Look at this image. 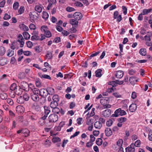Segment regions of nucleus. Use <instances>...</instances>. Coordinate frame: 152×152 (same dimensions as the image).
<instances>
[{
    "label": "nucleus",
    "mask_w": 152,
    "mask_h": 152,
    "mask_svg": "<svg viewBox=\"0 0 152 152\" xmlns=\"http://www.w3.org/2000/svg\"><path fill=\"white\" fill-rule=\"evenodd\" d=\"M29 15L32 22L37 20L39 16L38 14L35 11L30 12Z\"/></svg>",
    "instance_id": "1"
},
{
    "label": "nucleus",
    "mask_w": 152,
    "mask_h": 152,
    "mask_svg": "<svg viewBox=\"0 0 152 152\" xmlns=\"http://www.w3.org/2000/svg\"><path fill=\"white\" fill-rule=\"evenodd\" d=\"M58 119V115L55 114H51L49 117V122L50 123H55Z\"/></svg>",
    "instance_id": "2"
},
{
    "label": "nucleus",
    "mask_w": 152,
    "mask_h": 152,
    "mask_svg": "<svg viewBox=\"0 0 152 152\" xmlns=\"http://www.w3.org/2000/svg\"><path fill=\"white\" fill-rule=\"evenodd\" d=\"M20 85L22 89L26 91H29V86L28 84L25 81H23L20 83Z\"/></svg>",
    "instance_id": "3"
},
{
    "label": "nucleus",
    "mask_w": 152,
    "mask_h": 152,
    "mask_svg": "<svg viewBox=\"0 0 152 152\" xmlns=\"http://www.w3.org/2000/svg\"><path fill=\"white\" fill-rule=\"evenodd\" d=\"M39 95L42 97L46 98L48 95L46 89L42 88L39 90Z\"/></svg>",
    "instance_id": "4"
},
{
    "label": "nucleus",
    "mask_w": 152,
    "mask_h": 152,
    "mask_svg": "<svg viewBox=\"0 0 152 152\" xmlns=\"http://www.w3.org/2000/svg\"><path fill=\"white\" fill-rule=\"evenodd\" d=\"M44 108V115L41 118V119L43 120L46 119V118L48 117V115L50 112V110L49 109V108L46 106H45Z\"/></svg>",
    "instance_id": "5"
},
{
    "label": "nucleus",
    "mask_w": 152,
    "mask_h": 152,
    "mask_svg": "<svg viewBox=\"0 0 152 152\" xmlns=\"http://www.w3.org/2000/svg\"><path fill=\"white\" fill-rule=\"evenodd\" d=\"M32 109L36 111L40 112L41 111V107L40 105L37 103H33L31 106Z\"/></svg>",
    "instance_id": "6"
},
{
    "label": "nucleus",
    "mask_w": 152,
    "mask_h": 152,
    "mask_svg": "<svg viewBox=\"0 0 152 152\" xmlns=\"http://www.w3.org/2000/svg\"><path fill=\"white\" fill-rule=\"evenodd\" d=\"M111 111L110 109H106L102 112V115L104 117L108 118L111 115Z\"/></svg>",
    "instance_id": "7"
},
{
    "label": "nucleus",
    "mask_w": 152,
    "mask_h": 152,
    "mask_svg": "<svg viewBox=\"0 0 152 152\" xmlns=\"http://www.w3.org/2000/svg\"><path fill=\"white\" fill-rule=\"evenodd\" d=\"M73 16L75 20H80L82 18V14L79 12H76L73 15Z\"/></svg>",
    "instance_id": "8"
},
{
    "label": "nucleus",
    "mask_w": 152,
    "mask_h": 152,
    "mask_svg": "<svg viewBox=\"0 0 152 152\" xmlns=\"http://www.w3.org/2000/svg\"><path fill=\"white\" fill-rule=\"evenodd\" d=\"M28 115H29V118L33 121H35L37 120L38 118L37 115L33 113L30 112H28Z\"/></svg>",
    "instance_id": "9"
},
{
    "label": "nucleus",
    "mask_w": 152,
    "mask_h": 152,
    "mask_svg": "<svg viewBox=\"0 0 152 152\" xmlns=\"http://www.w3.org/2000/svg\"><path fill=\"white\" fill-rule=\"evenodd\" d=\"M125 150L126 152H135L133 143L131 144L130 146L126 148Z\"/></svg>",
    "instance_id": "10"
},
{
    "label": "nucleus",
    "mask_w": 152,
    "mask_h": 152,
    "mask_svg": "<svg viewBox=\"0 0 152 152\" xmlns=\"http://www.w3.org/2000/svg\"><path fill=\"white\" fill-rule=\"evenodd\" d=\"M38 94H36L35 93L31 94V97L34 101L37 102L39 101V98Z\"/></svg>",
    "instance_id": "11"
},
{
    "label": "nucleus",
    "mask_w": 152,
    "mask_h": 152,
    "mask_svg": "<svg viewBox=\"0 0 152 152\" xmlns=\"http://www.w3.org/2000/svg\"><path fill=\"white\" fill-rule=\"evenodd\" d=\"M124 75V72L123 71L119 70L117 72L115 76L117 78L121 79L123 76Z\"/></svg>",
    "instance_id": "12"
},
{
    "label": "nucleus",
    "mask_w": 152,
    "mask_h": 152,
    "mask_svg": "<svg viewBox=\"0 0 152 152\" xmlns=\"http://www.w3.org/2000/svg\"><path fill=\"white\" fill-rule=\"evenodd\" d=\"M137 108V106L135 104H132L129 107V111L131 112H135Z\"/></svg>",
    "instance_id": "13"
},
{
    "label": "nucleus",
    "mask_w": 152,
    "mask_h": 152,
    "mask_svg": "<svg viewBox=\"0 0 152 152\" xmlns=\"http://www.w3.org/2000/svg\"><path fill=\"white\" fill-rule=\"evenodd\" d=\"M105 133L107 137L110 136L112 134V132L109 128H106L105 130Z\"/></svg>",
    "instance_id": "14"
},
{
    "label": "nucleus",
    "mask_w": 152,
    "mask_h": 152,
    "mask_svg": "<svg viewBox=\"0 0 152 152\" xmlns=\"http://www.w3.org/2000/svg\"><path fill=\"white\" fill-rule=\"evenodd\" d=\"M16 110L18 113H22L24 111V108L21 106L18 105L16 107Z\"/></svg>",
    "instance_id": "15"
},
{
    "label": "nucleus",
    "mask_w": 152,
    "mask_h": 152,
    "mask_svg": "<svg viewBox=\"0 0 152 152\" xmlns=\"http://www.w3.org/2000/svg\"><path fill=\"white\" fill-rule=\"evenodd\" d=\"M121 108H119L116 110L114 112V113L111 115L112 117H117L120 115V112Z\"/></svg>",
    "instance_id": "16"
},
{
    "label": "nucleus",
    "mask_w": 152,
    "mask_h": 152,
    "mask_svg": "<svg viewBox=\"0 0 152 152\" xmlns=\"http://www.w3.org/2000/svg\"><path fill=\"white\" fill-rule=\"evenodd\" d=\"M19 27L20 29L24 31H28L29 29L28 27L23 24H20Z\"/></svg>",
    "instance_id": "17"
},
{
    "label": "nucleus",
    "mask_w": 152,
    "mask_h": 152,
    "mask_svg": "<svg viewBox=\"0 0 152 152\" xmlns=\"http://www.w3.org/2000/svg\"><path fill=\"white\" fill-rule=\"evenodd\" d=\"M69 23L72 26H77L78 23L77 20H75V19H71L69 21Z\"/></svg>",
    "instance_id": "18"
},
{
    "label": "nucleus",
    "mask_w": 152,
    "mask_h": 152,
    "mask_svg": "<svg viewBox=\"0 0 152 152\" xmlns=\"http://www.w3.org/2000/svg\"><path fill=\"white\" fill-rule=\"evenodd\" d=\"M152 36L151 32H148V34L144 37L146 41L150 42L151 39L150 37Z\"/></svg>",
    "instance_id": "19"
},
{
    "label": "nucleus",
    "mask_w": 152,
    "mask_h": 152,
    "mask_svg": "<svg viewBox=\"0 0 152 152\" xmlns=\"http://www.w3.org/2000/svg\"><path fill=\"white\" fill-rule=\"evenodd\" d=\"M23 89L19 86H18L17 89H16L15 92H16V94L17 95H20L22 94L23 91Z\"/></svg>",
    "instance_id": "20"
},
{
    "label": "nucleus",
    "mask_w": 152,
    "mask_h": 152,
    "mask_svg": "<svg viewBox=\"0 0 152 152\" xmlns=\"http://www.w3.org/2000/svg\"><path fill=\"white\" fill-rule=\"evenodd\" d=\"M52 53L50 51H48L47 52L46 55H45V58L48 59H51L53 58Z\"/></svg>",
    "instance_id": "21"
},
{
    "label": "nucleus",
    "mask_w": 152,
    "mask_h": 152,
    "mask_svg": "<svg viewBox=\"0 0 152 152\" xmlns=\"http://www.w3.org/2000/svg\"><path fill=\"white\" fill-rule=\"evenodd\" d=\"M115 121L114 119L111 118L108 120L106 123V125L108 127L111 126L113 124V122Z\"/></svg>",
    "instance_id": "22"
},
{
    "label": "nucleus",
    "mask_w": 152,
    "mask_h": 152,
    "mask_svg": "<svg viewBox=\"0 0 152 152\" xmlns=\"http://www.w3.org/2000/svg\"><path fill=\"white\" fill-rule=\"evenodd\" d=\"M6 50L5 47L1 46L0 47V56H3L5 53Z\"/></svg>",
    "instance_id": "23"
},
{
    "label": "nucleus",
    "mask_w": 152,
    "mask_h": 152,
    "mask_svg": "<svg viewBox=\"0 0 152 152\" xmlns=\"http://www.w3.org/2000/svg\"><path fill=\"white\" fill-rule=\"evenodd\" d=\"M18 86H17L15 83H13L12 84L10 88V91H16V89H17Z\"/></svg>",
    "instance_id": "24"
},
{
    "label": "nucleus",
    "mask_w": 152,
    "mask_h": 152,
    "mask_svg": "<svg viewBox=\"0 0 152 152\" xmlns=\"http://www.w3.org/2000/svg\"><path fill=\"white\" fill-rule=\"evenodd\" d=\"M152 11V9L150 8L149 9H144L143 10L142 13L143 15H147L148 13L151 12Z\"/></svg>",
    "instance_id": "25"
},
{
    "label": "nucleus",
    "mask_w": 152,
    "mask_h": 152,
    "mask_svg": "<svg viewBox=\"0 0 152 152\" xmlns=\"http://www.w3.org/2000/svg\"><path fill=\"white\" fill-rule=\"evenodd\" d=\"M46 89L48 93V94L52 95L54 92V90L52 88L48 87Z\"/></svg>",
    "instance_id": "26"
},
{
    "label": "nucleus",
    "mask_w": 152,
    "mask_h": 152,
    "mask_svg": "<svg viewBox=\"0 0 152 152\" xmlns=\"http://www.w3.org/2000/svg\"><path fill=\"white\" fill-rule=\"evenodd\" d=\"M102 71V70L100 69H98L97 70H96L95 72L96 76V77H101L102 75L101 74Z\"/></svg>",
    "instance_id": "27"
},
{
    "label": "nucleus",
    "mask_w": 152,
    "mask_h": 152,
    "mask_svg": "<svg viewBox=\"0 0 152 152\" xmlns=\"http://www.w3.org/2000/svg\"><path fill=\"white\" fill-rule=\"evenodd\" d=\"M7 60L5 58H3L0 60V65L1 66H4L7 64Z\"/></svg>",
    "instance_id": "28"
},
{
    "label": "nucleus",
    "mask_w": 152,
    "mask_h": 152,
    "mask_svg": "<svg viewBox=\"0 0 152 152\" xmlns=\"http://www.w3.org/2000/svg\"><path fill=\"white\" fill-rule=\"evenodd\" d=\"M94 126L96 128L99 129L101 127L102 124L99 121H96L95 123Z\"/></svg>",
    "instance_id": "29"
},
{
    "label": "nucleus",
    "mask_w": 152,
    "mask_h": 152,
    "mask_svg": "<svg viewBox=\"0 0 152 152\" xmlns=\"http://www.w3.org/2000/svg\"><path fill=\"white\" fill-rule=\"evenodd\" d=\"M58 105V102L53 101L51 102L50 104V106L52 108L57 107Z\"/></svg>",
    "instance_id": "30"
},
{
    "label": "nucleus",
    "mask_w": 152,
    "mask_h": 152,
    "mask_svg": "<svg viewBox=\"0 0 152 152\" xmlns=\"http://www.w3.org/2000/svg\"><path fill=\"white\" fill-rule=\"evenodd\" d=\"M35 10L36 11H37L39 13H40L42 11V8L40 6L37 5L35 6Z\"/></svg>",
    "instance_id": "31"
},
{
    "label": "nucleus",
    "mask_w": 152,
    "mask_h": 152,
    "mask_svg": "<svg viewBox=\"0 0 152 152\" xmlns=\"http://www.w3.org/2000/svg\"><path fill=\"white\" fill-rule=\"evenodd\" d=\"M140 54L142 56H145L146 53V50L145 48L141 49L139 51Z\"/></svg>",
    "instance_id": "32"
},
{
    "label": "nucleus",
    "mask_w": 152,
    "mask_h": 152,
    "mask_svg": "<svg viewBox=\"0 0 152 152\" xmlns=\"http://www.w3.org/2000/svg\"><path fill=\"white\" fill-rule=\"evenodd\" d=\"M30 133V131L27 129L23 130V133L24 134V135L26 137L29 136V135Z\"/></svg>",
    "instance_id": "33"
},
{
    "label": "nucleus",
    "mask_w": 152,
    "mask_h": 152,
    "mask_svg": "<svg viewBox=\"0 0 152 152\" xmlns=\"http://www.w3.org/2000/svg\"><path fill=\"white\" fill-rule=\"evenodd\" d=\"M113 84L115 85L116 84L121 85L124 83V81H120L118 80H115L114 81H112Z\"/></svg>",
    "instance_id": "34"
},
{
    "label": "nucleus",
    "mask_w": 152,
    "mask_h": 152,
    "mask_svg": "<svg viewBox=\"0 0 152 152\" xmlns=\"http://www.w3.org/2000/svg\"><path fill=\"white\" fill-rule=\"evenodd\" d=\"M0 97L2 99L5 100L7 98V95L6 93L3 92L0 94Z\"/></svg>",
    "instance_id": "35"
},
{
    "label": "nucleus",
    "mask_w": 152,
    "mask_h": 152,
    "mask_svg": "<svg viewBox=\"0 0 152 152\" xmlns=\"http://www.w3.org/2000/svg\"><path fill=\"white\" fill-rule=\"evenodd\" d=\"M7 56L9 57H11L14 54V51L13 50L9 49L7 51Z\"/></svg>",
    "instance_id": "36"
},
{
    "label": "nucleus",
    "mask_w": 152,
    "mask_h": 152,
    "mask_svg": "<svg viewBox=\"0 0 152 152\" xmlns=\"http://www.w3.org/2000/svg\"><path fill=\"white\" fill-rule=\"evenodd\" d=\"M49 15L48 13L45 12H43L42 13V17L43 18L46 20L48 18Z\"/></svg>",
    "instance_id": "37"
},
{
    "label": "nucleus",
    "mask_w": 152,
    "mask_h": 152,
    "mask_svg": "<svg viewBox=\"0 0 152 152\" xmlns=\"http://www.w3.org/2000/svg\"><path fill=\"white\" fill-rule=\"evenodd\" d=\"M24 6H21L18 11V12L19 15H21L24 12Z\"/></svg>",
    "instance_id": "38"
},
{
    "label": "nucleus",
    "mask_w": 152,
    "mask_h": 152,
    "mask_svg": "<svg viewBox=\"0 0 152 152\" xmlns=\"http://www.w3.org/2000/svg\"><path fill=\"white\" fill-rule=\"evenodd\" d=\"M23 34L25 39L27 40L30 38V35L28 32H24L23 33Z\"/></svg>",
    "instance_id": "39"
},
{
    "label": "nucleus",
    "mask_w": 152,
    "mask_h": 152,
    "mask_svg": "<svg viewBox=\"0 0 152 152\" xmlns=\"http://www.w3.org/2000/svg\"><path fill=\"white\" fill-rule=\"evenodd\" d=\"M52 99L53 101H56L58 102L59 100V96L57 94H55L54 95L52 98Z\"/></svg>",
    "instance_id": "40"
},
{
    "label": "nucleus",
    "mask_w": 152,
    "mask_h": 152,
    "mask_svg": "<svg viewBox=\"0 0 152 152\" xmlns=\"http://www.w3.org/2000/svg\"><path fill=\"white\" fill-rule=\"evenodd\" d=\"M61 139L58 137H54L52 139L53 142L54 143L59 142L61 141Z\"/></svg>",
    "instance_id": "41"
},
{
    "label": "nucleus",
    "mask_w": 152,
    "mask_h": 152,
    "mask_svg": "<svg viewBox=\"0 0 152 152\" xmlns=\"http://www.w3.org/2000/svg\"><path fill=\"white\" fill-rule=\"evenodd\" d=\"M19 6V3L18 2H15L13 5V8L14 10H17Z\"/></svg>",
    "instance_id": "42"
},
{
    "label": "nucleus",
    "mask_w": 152,
    "mask_h": 152,
    "mask_svg": "<svg viewBox=\"0 0 152 152\" xmlns=\"http://www.w3.org/2000/svg\"><path fill=\"white\" fill-rule=\"evenodd\" d=\"M15 91H10L9 94L11 97L14 98L15 97L16 94Z\"/></svg>",
    "instance_id": "43"
},
{
    "label": "nucleus",
    "mask_w": 152,
    "mask_h": 152,
    "mask_svg": "<svg viewBox=\"0 0 152 152\" xmlns=\"http://www.w3.org/2000/svg\"><path fill=\"white\" fill-rule=\"evenodd\" d=\"M17 102L20 104H22L24 102V101L23 100V99L22 96H20L17 98Z\"/></svg>",
    "instance_id": "44"
},
{
    "label": "nucleus",
    "mask_w": 152,
    "mask_h": 152,
    "mask_svg": "<svg viewBox=\"0 0 152 152\" xmlns=\"http://www.w3.org/2000/svg\"><path fill=\"white\" fill-rule=\"evenodd\" d=\"M23 98L25 100L27 101L29 99V96L26 93L24 94L23 95Z\"/></svg>",
    "instance_id": "45"
},
{
    "label": "nucleus",
    "mask_w": 152,
    "mask_h": 152,
    "mask_svg": "<svg viewBox=\"0 0 152 152\" xmlns=\"http://www.w3.org/2000/svg\"><path fill=\"white\" fill-rule=\"evenodd\" d=\"M107 99L104 98H103L100 99V103L102 105H103L104 104H107Z\"/></svg>",
    "instance_id": "46"
},
{
    "label": "nucleus",
    "mask_w": 152,
    "mask_h": 152,
    "mask_svg": "<svg viewBox=\"0 0 152 152\" xmlns=\"http://www.w3.org/2000/svg\"><path fill=\"white\" fill-rule=\"evenodd\" d=\"M52 111L53 113L58 114L60 112V109L57 107L53 108Z\"/></svg>",
    "instance_id": "47"
},
{
    "label": "nucleus",
    "mask_w": 152,
    "mask_h": 152,
    "mask_svg": "<svg viewBox=\"0 0 152 152\" xmlns=\"http://www.w3.org/2000/svg\"><path fill=\"white\" fill-rule=\"evenodd\" d=\"M74 4L75 6L77 7H82L83 6V4L78 1H75L74 3Z\"/></svg>",
    "instance_id": "48"
},
{
    "label": "nucleus",
    "mask_w": 152,
    "mask_h": 152,
    "mask_svg": "<svg viewBox=\"0 0 152 152\" xmlns=\"http://www.w3.org/2000/svg\"><path fill=\"white\" fill-rule=\"evenodd\" d=\"M31 40L32 41H34L35 40H39L40 38L37 35H35L31 37Z\"/></svg>",
    "instance_id": "49"
},
{
    "label": "nucleus",
    "mask_w": 152,
    "mask_h": 152,
    "mask_svg": "<svg viewBox=\"0 0 152 152\" xmlns=\"http://www.w3.org/2000/svg\"><path fill=\"white\" fill-rule=\"evenodd\" d=\"M126 120V118L125 117H121L118 119V121L121 123L125 122Z\"/></svg>",
    "instance_id": "50"
},
{
    "label": "nucleus",
    "mask_w": 152,
    "mask_h": 152,
    "mask_svg": "<svg viewBox=\"0 0 152 152\" xmlns=\"http://www.w3.org/2000/svg\"><path fill=\"white\" fill-rule=\"evenodd\" d=\"M41 30L42 32L45 33L48 30V28L47 26H42L41 28Z\"/></svg>",
    "instance_id": "51"
},
{
    "label": "nucleus",
    "mask_w": 152,
    "mask_h": 152,
    "mask_svg": "<svg viewBox=\"0 0 152 152\" xmlns=\"http://www.w3.org/2000/svg\"><path fill=\"white\" fill-rule=\"evenodd\" d=\"M102 140L101 138H98L96 140V143L98 145H100L102 144Z\"/></svg>",
    "instance_id": "52"
},
{
    "label": "nucleus",
    "mask_w": 152,
    "mask_h": 152,
    "mask_svg": "<svg viewBox=\"0 0 152 152\" xmlns=\"http://www.w3.org/2000/svg\"><path fill=\"white\" fill-rule=\"evenodd\" d=\"M44 34L45 35L46 37L47 38L50 37L52 36V34L50 31L48 30Z\"/></svg>",
    "instance_id": "53"
},
{
    "label": "nucleus",
    "mask_w": 152,
    "mask_h": 152,
    "mask_svg": "<svg viewBox=\"0 0 152 152\" xmlns=\"http://www.w3.org/2000/svg\"><path fill=\"white\" fill-rule=\"evenodd\" d=\"M24 39L23 38H22L20 39V40H19L18 42H20V47L22 48L24 44V42L23 41Z\"/></svg>",
    "instance_id": "54"
},
{
    "label": "nucleus",
    "mask_w": 152,
    "mask_h": 152,
    "mask_svg": "<svg viewBox=\"0 0 152 152\" xmlns=\"http://www.w3.org/2000/svg\"><path fill=\"white\" fill-rule=\"evenodd\" d=\"M7 102L8 104L11 105H12L14 103L13 100L10 98L7 99Z\"/></svg>",
    "instance_id": "55"
},
{
    "label": "nucleus",
    "mask_w": 152,
    "mask_h": 152,
    "mask_svg": "<svg viewBox=\"0 0 152 152\" xmlns=\"http://www.w3.org/2000/svg\"><path fill=\"white\" fill-rule=\"evenodd\" d=\"M123 143V140L122 139H120L117 142V145L119 147H121Z\"/></svg>",
    "instance_id": "56"
},
{
    "label": "nucleus",
    "mask_w": 152,
    "mask_h": 152,
    "mask_svg": "<svg viewBox=\"0 0 152 152\" xmlns=\"http://www.w3.org/2000/svg\"><path fill=\"white\" fill-rule=\"evenodd\" d=\"M66 10L67 11L69 12L74 11L75 10V9L74 8L69 7H67Z\"/></svg>",
    "instance_id": "57"
},
{
    "label": "nucleus",
    "mask_w": 152,
    "mask_h": 152,
    "mask_svg": "<svg viewBox=\"0 0 152 152\" xmlns=\"http://www.w3.org/2000/svg\"><path fill=\"white\" fill-rule=\"evenodd\" d=\"M35 51L37 53H39L42 51V49L39 46H36L34 48Z\"/></svg>",
    "instance_id": "58"
},
{
    "label": "nucleus",
    "mask_w": 152,
    "mask_h": 152,
    "mask_svg": "<svg viewBox=\"0 0 152 152\" xmlns=\"http://www.w3.org/2000/svg\"><path fill=\"white\" fill-rule=\"evenodd\" d=\"M94 119H90L88 120L86 122V124L88 125H93V123Z\"/></svg>",
    "instance_id": "59"
},
{
    "label": "nucleus",
    "mask_w": 152,
    "mask_h": 152,
    "mask_svg": "<svg viewBox=\"0 0 152 152\" xmlns=\"http://www.w3.org/2000/svg\"><path fill=\"white\" fill-rule=\"evenodd\" d=\"M140 141L139 140H138L135 142L134 146L137 147H140Z\"/></svg>",
    "instance_id": "60"
},
{
    "label": "nucleus",
    "mask_w": 152,
    "mask_h": 152,
    "mask_svg": "<svg viewBox=\"0 0 152 152\" xmlns=\"http://www.w3.org/2000/svg\"><path fill=\"white\" fill-rule=\"evenodd\" d=\"M39 90L37 88H34L32 90L33 91L32 93H36L38 94L39 93Z\"/></svg>",
    "instance_id": "61"
},
{
    "label": "nucleus",
    "mask_w": 152,
    "mask_h": 152,
    "mask_svg": "<svg viewBox=\"0 0 152 152\" xmlns=\"http://www.w3.org/2000/svg\"><path fill=\"white\" fill-rule=\"evenodd\" d=\"M36 86L37 87H40L41 86V83L40 80H37L35 82Z\"/></svg>",
    "instance_id": "62"
},
{
    "label": "nucleus",
    "mask_w": 152,
    "mask_h": 152,
    "mask_svg": "<svg viewBox=\"0 0 152 152\" xmlns=\"http://www.w3.org/2000/svg\"><path fill=\"white\" fill-rule=\"evenodd\" d=\"M29 27L31 30H34L36 28V26L33 23L30 24Z\"/></svg>",
    "instance_id": "63"
},
{
    "label": "nucleus",
    "mask_w": 152,
    "mask_h": 152,
    "mask_svg": "<svg viewBox=\"0 0 152 152\" xmlns=\"http://www.w3.org/2000/svg\"><path fill=\"white\" fill-rule=\"evenodd\" d=\"M11 17L10 15H8L6 13L5 14L4 16L3 17V19L5 20H7L10 19Z\"/></svg>",
    "instance_id": "64"
}]
</instances>
